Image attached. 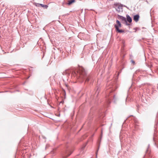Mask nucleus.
I'll use <instances>...</instances> for the list:
<instances>
[{"label":"nucleus","instance_id":"nucleus-1","mask_svg":"<svg viewBox=\"0 0 158 158\" xmlns=\"http://www.w3.org/2000/svg\"><path fill=\"white\" fill-rule=\"evenodd\" d=\"M72 75L82 81L85 79V82H88L91 78V76H87V72L82 67H80L76 72H73Z\"/></svg>","mask_w":158,"mask_h":158},{"label":"nucleus","instance_id":"nucleus-2","mask_svg":"<svg viewBox=\"0 0 158 158\" xmlns=\"http://www.w3.org/2000/svg\"><path fill=\"white\" fill-rule=\"evenodd\" d=\"M73 150L74 149L72 148H69L67 149L64 153L63 154L62 158H66L70 155Z\"/></svg>","mask_w":158,"mask_h":158},{"label":"nucleus","instance_id":"nucleus-3","mask_svg":"<svg viewBox=\"0 0 158 158\" xmlns=\"http://www.w3.org/2000/svg\"><path fill=\"white\" fill-rule=\"evenodd\" d=\"M114 6L115 7L116 10L118 13H120L121 10L122 11L123 5L119 3H116L114 4Z\"/></svg>","mask_w":158,"mask_h":158},{"label":"nucleus","instance_id":"nucleus-4","mask_svg":"<svg viewBox=\"0 0 158 158\" xmlns=\"http://www.w3.org/2000/svg\"><path fill=\"white\" fill-rule=\"evenodd\" d=\"M114 27L115 28V30H116V31L118 32L119 33H122V32H124V31L122 29H119V28H118V27L117 26V25L116 24H115Z\"/></svg>","mask_w":158,"mask_h":158},{"label":"nucleus","instance_id":"nucleus-5","mask_svg":"<svg viewBox=\"0 0 158 158\" xmlns=\"http://www.w3.org/2000/svg\"><path fill=\"white\" fill-rule=\"evenodd\" d=\"M118 18L119 19H121L122 21L124 22L126 21V19L125 17H123L122 16H121L119 15H118Z\"/></svg>","mask_w":158,"mask_h":158},{"label":"nucleus","instance_id":"nucleus-6","mask_svg":"<svg viewBox=\"0 0 158 158\" xmlns=\"http://www.w3.org/2000/svg\"><path fill=\"white\" fill-rule=\"evenodd\" d=\"M139 18V15L138 14L135 15L133 17V19L136 22H137Z\"/></svg>","mask_w":158,"mask_h":158},{"label":"nucleus","instance_id":"nucleus-7","mask_svg":"<svg viewBox=\"0 0 158 158\" xmlns=\"http://www.w3.org/2000/svg\"><path fill=\"white\" fill-rule=\"evenodd\" d=\"M126 17H127V21L129 23H131L132 22V19L129 16V15H126Z\"/></svg>","mask_w":158,"mask_h":158},{"label":"nucleus","instance_id":"nucleus-8","mask_svg":"<svg viewBox=\"0 0 158 158\" xmlns=\"http://www.w3.org/2000/svg\"><path fill=\"white\" fill-rule=\"evenodd\" d=\"M75 2V0H69L68 1L67 4L69 5H70L72 3H74Z\"/></svg>","mask_w":158,"mask_h":158},{"label":"nucleus","instance_id":"nucleus-9","mask_svg":"<svg viewBox=\"0 0 158 158\" xmlns=\"http://www.w3.org/2000/svg\"><path fill=\"white\" fill-rule=\"evenodd\" d=\"M116 23L117 24L116 25H117V26L118 27V28H119V27H121L122 25L119 21L117 20L116 21Z\"/></svg>","mask_w":158,"mask_h":158},{"label":"nucleus","instance_id":"nucleus-10","mask_svg":"<svg viewBox=\"0 0 158 158\" xmlns=\"http://www.w3.org/2000/svg\"><path fill=\"white\" fill-rule=\"evenodd\" d=\"M40 5L41 7L45 9H47L48 7V6L47 5H44L41 4H40Z\"/></svg>","mask_w":158,"mask_h":158},{"label":"nucleus","instance_id":"nucleus-11","mask_svg":"<svg viewBox=\"0 0 158 158\" xmlns=\"http://www.w3.org/2000/svg\"><path fill=\"white\" fill-rule=\"evenodd\" d=\"M146 66L149 68H151L152 66V64L151 63H150L149 64H147Z\"/></svg>","mask_w":158,"mask_h":158},{"label":"nucleus","instance_id":"nucleus-12","mask_svg":"<svg viewBox=\"0 0 158 158\" xmlns=\"http://www.w3.org/2000/svg\"><path fill=\"white\" fill-rule=\"evenodd\" d=\"M123 23L125 24V25H127V26H129V25H130V24L128 23H127V20H126V21H125Z\"/></svg>","mask_w":158,"mask_h":158},{"label":"nucleus","instance_id":"nucleus-13","mask_svg":"<svg viewBox=\"0 0 158 158\" xmlns=\"http://www.w3.org/2000/svg\"><path fill=\"white\" fill-rule=\"evenodd\" d=\"M136 106L137 107V111L138 112H139V108L140 106L139 105H137Z\"/></svg>","mask_w":158,"mask_h":158},{"label":"nucleus","instance_id":"nucleus-14","mask_svg":"<svg viewBox=\"0 0 158 158\" xmlns=\"http://www.w3.org/2000/svg\"><path fill=\"white\" fill-rule=\"evenodd\" d=\"M40 4L35 3V5L39 7L40 6Z\"/></svg>","mask_w":158,"mask_h":158},{"label":"nucleus","instance_id":"nucleus-15","mask_svg":"<svg viewBox=\"0 0 158 158\" xmlns=\"http://www.w3.org/2000/svg\"><path fill=\"white\" fill-rule=\"evenodd\" d=\"M131 62L132 63H133V64H135V61L133 60H131Z\"/></svg>","mask_w":158,"mask_h":158},{"label":"nucleus","instance_id":"nucleus-16","mask_svg":"<svg viewBox=\"0 0 158 158\" xmlns=\"http://www.w3.org/2000/svg\"><path fill=\"white\" fill-rule=\"evenodd\" d=\"M65 85L66 87H67V88H68V85L67 84H65Z\"/></svg>","mask_w":158,"mask_h":158},{"label":"nucleus","instance_id":"nucleus-17","mask_svg":"<svg viewBox=\"0 0 158 158\" xmlns=\"http://www.w3.org/2000/svg\"><path fill=\"white\" fill-rule=\"evenodd\" d=\"M62 90L63 92H64L65 91V90L63 89H62Z\"/></svg>","mask_w":158,"mask_h":158},{"label":"nucleus","instance_id":"nucleus-18","mask_svg":"<svg viewBox=\"0 0 158 158\" xmlns=\"http://www.w3.org/2000/svg\"><path fill=\"white\" fill-rule=\"evenodd\" d=\"M63 93L65 95H66V92H65H65H63Z\"/></svg>","mask_w":158,"mask_h":158},{"label":"nucleus","instance_id":"nucleus-19","mask_svg":"<svg viewBox=\"0 0 158 158\" xmlns=\"http://www.w3.org/2000/svg\"><path fill=\"white\" fill-rule=\"evenodd\" d=\"M136 28H135V30H136Z\"/></svg>","mask_w":158,"mask_h":158},{"label":"nucleus","instance_id":"nucleus-20","mask_svg":"<svg viewBox=\"0 0 158 158\" xmlns=\"http://www.w3.org/2000/svg\"><path fill=\"white\" fill-rule=\"evenodd\" d=\"M136 28H135V30H136Z\"/></svg>","mask_w":158,"mask_h":158}]
</instances>
